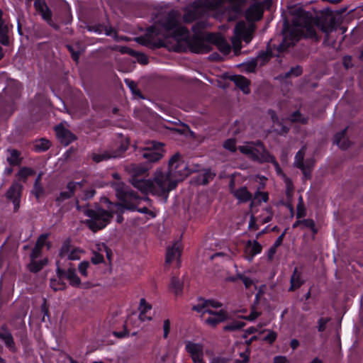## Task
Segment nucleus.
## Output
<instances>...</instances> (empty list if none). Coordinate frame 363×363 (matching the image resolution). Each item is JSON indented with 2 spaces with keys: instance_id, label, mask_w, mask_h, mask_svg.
<instances>
[{
  "instance_id": "obj_1",
  "label": "nucleus",
  "mask_w": 363,
  "mask_h": 363,
  "mask_svg": "<svg viewBox=\"0 0 363 363\" xmlns=\"http://www.w3.org/2000/svg\"><path fill=\"white\" fill-rule=\"evenodd\" d=\"M190 172L187 164L182 160L180 154L176 153L169 161L168 171L157 169L152 179H134L132 184L143 194L161 196L167 201L169 193L174 189L178 182L182 181Z\"/></svg>"
},
{
  "instance_id": "obj_2",
  "label": "nucleus",
  "mask_w": 363,
  "mask_h": 363,
  "mask_svg": "<svg viewBox=\"0 0 363 363\" xmlns=\"http://www.w3.org/2000/svg\"><path fill=\"white\" fill-rule=\"evenodd\" d=\"M312 23V18H308L305 13L294 20L292 26L284 28L283 40L279 46V50L282 51L294 45L302 36H315V30Z\"/></svg>"
},
{
  "instance_id": "obj_3",
  "label": "nucleus",
  "mask_w": 363,
  "mask_h": 363,
  "mask_svg": "<svg viewBox=\"0 0 363 363\" xmlns=\"http://www.w3.org/2000/svg\"><path fill=\"white\" fill-rule=\"evenodd\" d=\"M118 209L113 206L106 211L102 208L84 209V214L89 217L85 222L86 225L93 232H96L104 228L112 219L113 215L118 213Z\"/></svg>"
},
{
  "instance_id": "obj_4",
  "label": "nucleus",
  "mask_w": 363,
  "mask_h": 363,
  "mask_svg": "<svg viewBox=\"0 0 363 363\" xmlns=\"http://www.w3.org/2000/svg\"><path fill=\"white\" fill-rule=\"evenodd\" d=\"M238 150L254 161H257L260 163L272 162L277 170L280 169L279 165L274 157L269 154L261 142L247 143L246 145L239 146Z\"/></svg>"
},
{
  "instance_id": "obj_5",
  "label": "nucleus",
  "mask_w": 363,
  "mask_h": 363,
  "mask_svg": "<svg viewBox=\"0 0 363 363\" xmlns=\"http://www.w3.org/2000/svg\"><path fill=\"white\" fill-rule=\"evenodd\" d=\"M111 186L116 191V196L123 203H110L111 205L118 209L121 213H123L125 210L134 211L135 209V204H131V201L138 202L141 199V197L138 196L133 191H129L123 182H114Z\"/></svg>"
},
{
  "instance_id": "obj_6",
  "label": "nucleus",
  "mask_w": 363,
  "mask_h": 363,
  "mask_svg": "<svg viewBox=\"0 0 363 363\" xmlns=\"http://www.w3.org/2000/svg\"><path fill=\"white\" fill-rule=\"evenodd\" d=\"M162 27L167 33L165 38L172 37L177 41H187L189 38L188 29L177 23L176 12L172 11L167 14Z\"/></svg>"
},
{
  "instance_id": "obj_7",
  "label": "nucleus",
  "mask_w": 363,
  "mask_h": 363,
  "mask_svg": "<svg viewBox=\"0 0 363 363\" xmlns=\"http://www.w3.org/2000/svg\"><path fill=\"white\" fill-rule=\"evenodd\" d=\"M192 309L200 313L204 323L212 328H214L218 323L225 321L228 317L226 311L223 309H220L217 311L211 308H208L207 306H194Z\"/></svg>"
},
{
  "instance_id": "obj_8",
  "label": "nucleus",
  "mask_w": 363,
  "mask_h": 363,
  "mask_svg": "<svg viewBox=\"0 0 363 363\" xmlns=\"http://www.w3.org/2000/svg\"><path fill=\"white\" fill-rule=\"evenodd\" d=\"M255 26L252 23L246 24L243 21L238 22L235 28V36L232 38V43L235 49L241 48V40L248 44L252 39Z\"/></svg>"
},
{
  "instance_id": "obj_9",
  "label": "nucleus",
  "mask_w": 363,
  "mask_h": 363,
  "mask_svg": "<svg viewBox=\"0 0 363 363\" xmlns=\"http://www.w3.org/2000/svg\"><path fill=\"white\" fill-rule=\"evenodd\" d=\"M306 150V147L303 146L301 149L297 152L295 156L294 164L302 171L306 179H309L315 162L313 160H307L305 162H303Z\"/></svg>"
},
{
  "instance_id": "obj_10",
  "label": "nucleus",
  "mask_w": 363,
  "mask_h": 363,
  "mask_svg": "<svg viewBox=\"0 0 363 363\" xmlns=\"http://www.w3.org/2000/svg\"><path fill=\"white\" fill-rule=\"evenodd\" d=\"M184 344L185 351L190 356L193 363L204 360V345L202 343L186 340Z\"/></svg>"
},
{
  "instance_id": "obj_11",
  "label": "nucleus",
  "mask_w": 363,
  "mask_h": 363,
  "mask_svg": "<svg viewBox=\"0 0 363 363\" xmlns=\"http://www.w3.org/2000/svg\"><path fill=\"white\" fill-rule=\"evenodd\" d=\"M163 144L160 143H152V146L144 149L142 157L150 162L159 161L164 155V150Z\"/></svg>"
},
{
  "instance_id": "obj_12",
  "label": "nucleus",
  "mask_w": 363,
  "mask_h": 363,
  "mask_svg": "<svg viewBox=\"0 0 363 363\" xmlns=\"http://www.w3.org/2000/svg\"><path fill=\"white\" fill-rule=\"evenodd\" d=\"M34 7L35 10L40 14L43 20H45L50 26L55 30L59 28V26L54 23L52 21V11L48 8L46 2L44 0H35L34 2Z\"/></svg>"
},
{
  "instance_id": "obj_13",
  "label": "nucleus",
  "mask_w": 363,
  "mask_h": 363,
  "mask_svg": "<svg viewBox=\"0 0 363 363\" xmlns=\"http://www.w3.org/2000/svg\"><path fill=\"white\" fill-rule=\"evenodd\" d=\"M263 12V6L260 3L252 4L245 13V18L247 21L246 24L252 23L255 26L254 21H259L262 18Z\"/></svg>"
},
{
  "instance_id": "obj_14",
  "label": "nucleus",
  "mask_w": 363,
  "mask_h": 363,
  "mask_svg": "<svg viewBox=\"0 0 363 363\" xmlns=\"http://www.w3.org/2000/svg\"><path fill=\"white\" fill-rule=\"evenodd\" d=\"M22 191V185L15 182L6 191V198L11 200L14 206V211H17L20 206V198Z\"/></svg>"
},
{
  "instance_id": "obj_15",
  "label": "nucleus",
  "mask_w": 363,
  "mask_h": 363,
  "mask_svg": "<svg viewBox=\"0 0 363 363\" xmlns=\"http://www.w3.org/2000/svg\"><path fill=\"white\" fill-rule=\"evenodd\" d=\"M245 0H228L230 4H234L233 9L235 12L240 11V8ZM211 9H220L227 0H200Z\"/></svg>"
},
{
  "instance_id": "obj_16",
  "label": "nucleus",
  "mask_w": 363,
  "mask_h": 363,
  "mask_svg": "<svg viewBox=\"0 0 363 363\" xmlns=\"http://www.w3.org/2000/svg\"><path fill=\"white\" fill-rule=\"evenodd\" d=\"M55 132L58 140L65 146L77 140V136L62 124L56 126Z\"/></svg>"
},
{
  "instance_id": "obj_17",
  "label": "nucleus",
  "mask_w": 363,
  "mask_h": 363,
  "mask_svg": "<svg viewBox=\"0 0 363 363\" xmlns=\"http://www.w3.org/2000/svg\"><path fill=\"white\" fill-rule=\"evenodd\" d=\"M181 252V243L179 242H174L172 247H169L167 250L166 263L171 264L173 261L177 260V267H179Z\"/></svg>"
},
{
  "instance_id": "obj_18",
  "label": "nucleus",
  "mask_w": 363,
  "mask_h": 363,
  "mask_svg": "<svg viewBox=\"0 0 363 363\" xmlns=\"http://www.w3.org/2000/svg\"><path fill=\"white\" fill-rule=\"evenodd\" d=\"M0 340L4 343L5 346L10 351L13 352H16L13 335L6 325H3L0 328Z\"/></svg>"
},
{
  "instance_id": "obj_19",
  "label": "nucleus",
  "mask_w": 363,
  "mask_h": 363,
  "mask_svg": "<svg viewBox=\"0 0 363 363\" xmlns=\"http://www.w3.org/2000/svg\"><path fill=\"white\" fill-rule=\"evenodd\" d=\"M262 250V247L257 240H248L245 248V258L251 262L255 255L261 253Z\"/></svg>"
},
{
  "instance_id": "obj_20",
  "label": "nucleus",
  "mask_w": 363,
  "mask_h": 363,
  "mask_svg": "<svg viewBox=\"0 0 363 363\" xmlns=\"http://www.w3.org/2000/svg\"><path fill=\"white\" fill-rule=\"evenodd\" d=\"M121 156V152L113 150H101L91 154V159L96 163L106 161L112 158H116Z\"/></svg>"
},
{
  "instance_id": "obj_21",
  "label": "nucleus",
  "mask_w": 363,
  "mask_h": 363,
  "mask_svg": "<svg viewBox=\"0 0 363 363\" xmlns=\"http://www.w3.org/2000/svg\"><path fill=\"white\" fill-rule=\"evenodd\" d=\"M208 41L217 45L218 49L225 53H228L230 47L225 40L219 34L209 33L206 37Z\"/></svg>"
},
{
  "instance_id": "obj_22",
  "label": "nucleus",
  "mask_w": 363,
  "mask_h": 363,
  "mask_svg": "<svg viewBox=\"0 0 363 363\" xmlns=\"http://www.w3.org/2000/svg\"><path fill=\"white\" fill-rule=\"evenodd\" d=\"M200 0H197L194 2L195 9L193 10L187 11L183 16V19L186 23H190L196 20L199 18V13L200 11H203L202 6L211 9L206 5H205L202 1H199Z\"/></svg>"
},
{
  "instance_id": "obj_23",
  "label": "nucleus",
  "mask_w": 363,
  "mask_h": 363,
  "mask_svg": "<svg viewBox=\"0 0 363 363\" xmlns=\"http://www.w3.org/2000/svg\"><path fill=\"white\" fill-rule=\"evenodd\" d=\"M235 86H238L240 90L245 94L250 92V81L242 75H234L230 77Z\"/></svg>"
},
{
  "instance_id": "obj_24",
  "label": "nucleus",
  "mask_w": 363,
  "mask_h": 363,
  "mask_svg": "<svg viewBox=\"0 0 363 363\" xmlns=\"http://www.w3.org/2000/svg\"><path fill=\"white\" fill-rule=\"evenodd\" d=\"M82 184L81 182H70L67 185V191H62L60 194L59 197L57 198V201H61L65 199L71 198L74 194L77 187H82Z\"/></svg>"
},
{
  "instance_id": "obj_25",
  "label": "nucleus",
  "mask_w": 363,
  "mask_h": 363,
  "mask_svg": "<svg viewBox=\"0 0 363 363\" xmlns=\"http://www.w3.org/2000/svg\"><path fill=\"white\" fill-rule=\"evenodd\" d=\"M233 195L238 200L239 203H247L252 198V194L247 190L246 186H242L233 191Z\"/></svg>"
},
{
  "instance_id": "obj_26",
  "label": "nucleus",
  "mask_w": 363,
  "mask_h": 363,
  "mask_svg": "<svg viewBox=\"0 0 363 363\" xmlns=\"http://www.w3.org/2000/svg\"><path fill=\"white\" fill-rule=\"evenodd\" d=\"M190 47L191 50L196 53H206L211 50V46L207 43L200 39L192 40Z\"/></svg>"
},
{
  "instance_id": "obj_27",
  "label": "nucleus",
  "mask_w": 363,
  "mask_h": 363,
  "mask_svg": "<svg viewBox=\"0 0 363 363\" xmlns=\"http://www.w3.org/2000/svg\"><path fill=\"white\" fill-rule=\"evenodd\" d=\"M125 169L127 172L132 176L130 179L131 183L134 179H139L138 177L144 174L147 171V168L135 164H130L128 165Z\"/></svg>"
},
{
  "instance_id": "obj_28",
  "label": "nucleus",
  "mask_w": 363,
  "mask_h": 363,
  "mask_svg": "<svg viewBox=\"0 0 363 363\" xmlns=\"http://www.w3.org/2000/svg\"><path fill=\"white\" fill-rule=\"evenodd\" d=\"M291 286L289 289V291H294L301 286L304 283V280L301 277V274L298 272L296 267L294 268L293 274L290 279Z\"/></svg>"
},
{
  "instance_id": "obj_29",
  "label": "nucleus",
  "mask_w": 363,
  "mask_h": 363,
  "mask_svg": "<svg viewBox=\"0 0 363 363\" xmlns=\"http://www.w3.org/2000/svg\"><path fill=\"white\" fill-rule=\"evenodd\" d=\"M65 274V272L57 267V274L58 279H51L50 286L54 291L63 290L65 288V284L61 281L60 278Z\"/></svg>"
},
{
  "instance_id": "obj_30",
  "label": "nucleus",
  "mask_w": 363,
  "mask_h": 363,
  "mask_svg": "<svg viewBox=\"0 0 363 363\" xmlns=\"http://www.w3.org/2000/svg\"><path fill=\"white\" fill-rule=\"evenodd\" d=\"M84 253V251L80 248H74L70 252H68L67 247L65 246L62 248L60 251V255L65 256L67 255V258L69 260H79L81 258L82 254Z\"/></svg>"
},
{
  "instance_id": "obj_31",
  "label": "nucleus",
  "mask_w": 363,
  "mask_h": 363,
  "mask_svg": "<svg viewBox=\"0 0 363 363\" xmlns=\"http://www.w3.org/2000/svg\"><path fill=\"white\" fill-rule=\"evenodd\" d=\"M347 128L336 134L334 143L341 149L345 150L350 147V142L345 137Z\"/></svg>"
},
{
  "instance_id": "obj_32",
  "label": "nucleus",
  "mask_w": 363,
  "mask_h": 363,
  "mask_svg": "<svg viewBox=\"0 0 363 363\" xmlns=\"http://www.w3.org/2000/svg\"><path fill=\"white\" fill-rule=\"evenodd\" d=\"M47 264V258H44L39 261H37L36 259H30V262L28 264V269L30 272L36 273L40 271Z\"/></svg>"
},
{
  "instance_id": "obj_33",
  "label": "nucleus",
  "mask_w": 363,
  "mask_h": 363,
  "mask_svg": "<svg viewBox=\"0 0 363 363\" xmlns=\"http://www.w3.org/2000/svg\"><path fill=\"white\" fill-rule=\"evenodd\" d=\"M216 174L214 172H212L210 169H206L199 175L197 183L199 184L206 185L210 181L213 180Z\"/></svg>"
},
{
  "instance_id": "obj_34",
  "label": "nucleus",
  "mask_w": 363,
  "mask_h": 363,
  "mask_svg": "<svg viewBox=\"0 0 363 363\" xmlns=\"http://www.w3.org/2000/svg\"><path fill=\"white\" fill-rule=\"evenodd\" d=\"M66 277L69 281V284L74 286H78L81 284L80 279L76 274L74 268H69L66 272Z\"/></svg>"
},
{
  "instance_id": "obj_35",
  "label": "nucleus",
  "mask_w": 363,
  "mask_h": 363,
  "mask_svg": "<svg viewBox=\"0 0 363 363\" xmlns=\"http://www.w3.org/2000/svg\"><path fill=\"white\" fill-rule=\"evenodd\" d=\"M7 161L11 165H18L21 163L20 152L14 149L9 150Z\"/></svg>"
},
{
  "instance_id": "obj_36",
  "label": "nucleus",
  "mask_w": 363,
  "mask_h": 363,
  "mask_svg": "<svg viewBox=\"0 0 363 363\" xmlns=\"http://www.w3.org/2000/svg\"><path fill=\"white\" fill-rule=\"evenodd\" d=\"M183 289V283L177 277H172L170 284V290L177 296L180 295Z\"/></svg>"
},
{
  "instance_id": "obj_37",
  "label": "nucleus",
  "mask_w": 363,
  "mask_h": 363,
  "mask_svg": "<svg viewBox=\"0 0 363 363\" xmlns=\"http://www.w3.org/2000/svg\"><path fill=\"white\" fill-rule=\"evenodd\" d=\"M50 147V142L45 138L37 140L34 144V149L38 152H43L48 150Z\"/></svg>"
},
{
  "instance_id": "obj_38",
  "label": "nucleus",
  "mask_w": 363,
  "mask_h": 363,
  "mask_svg": "<svg viewBox=\"0 0 363 363\" xmlns=\"http://www.w3.org/2000/svg\"><path fill=\"white\" fill-rule=\"evenodd\" d=\"M152 308L151 305H150L145 298H141L140 301V315L139 318L140 320H145V318H143V315L145 313H147L148 311H150Z\"/></svg>"
},
{
  "instance_id": "obj_39",
  "label": "nucleus",
  "mask_w": 363,
  "mask_h": 363,
  "mask_svg": "<svg viewBox=\"0 0 363 363\" xmlns=\"http://www.w3.org/2000/svg\"><path fill=\"white\" fill-rule=\"evenodd\" d=\"M49 233H43L41 234L37 239L35 242V246L43 248V246L46 245L48 249L50 248L51 243L48 241V238L49 237Z\"/></svg>"
},
{
  "instance_id": "obj_40",
  "label": "nucleus",
  "mask_w": 363,
  "mask_h": 363,
  "mask_svg": "<svg viewBox=\"0 0 363 363\" xmlns=\"http://www.w3.org/2000/svg\"><path fill=\"white\" fill-rule=\"evenodd\" d=\"M196 306H207L208 308H211V309L214 310V309L221 308L222 304L220 302L216 301L213 300L206 301V300L202 299V300H200L199 303L198 304H196Z\"/></svg>"
},
{
  "instance_id": "obj_41",
  "label": "nucleus",
  "mask_w": 363,
  "mask_h": 363,
  "mask_svg": "<svg viewBox=\"0 0 363 363\" xmlns=\"http://www.w3.org/2000/svg\"><path fill=\"white\" fill-rule=\"evenodd\" d=\"M301 228L302 229H303V228H308V229H310L312 231V233H313L314 235L315 234H317L318 231V228L315 226V221L313 219H310V218L302 220Z\"/></svg>"
},
{
  "instance_id": "obj_42",
  "label": "nucleus",
  "mask_w": 363,
  "mask_h": 363,
  "mask_svg": "<svg viewBox=\"0 0 363 363\" xmlns=\"http://www.w3.org/2000/svg\"><path fill=\"white\" fill-rule=\"evenodd\" d=\"M297 212H296V218H301L304 217L306 214V208L303 204V197L301 196L298 198V203L297 204Z\"/></svg>"
},
{
  "instance_id": "obj_43",
  "label": "nucleus",
  "mask_w": 363,
  "mask_h": 363,
  "mask_svg": "<svg viewBox=\"0 0 363 363\" xmlns=\"http://www.w3.org/2000/svg\"><path fill=\"white\" fill-rule=\"evenodd\" d=\"M245 323L242 321H233L224 327V330L234 331L242 328Z\"/></svg>"
},
{
  "instance_id": "obj_44",
  "label": "nucleus",
  "mask_w": 363,
  "mask_h": 363,
  "mask_svg": "<svg viewBox=\"0 0 363 363\" xmlns=\"http://www.w3.org/2000/svg\"><path fill=\"white\" fill-rule=\"evenodd\" d=\"M34 174H35V172L31 168L22 167L18 171L17 175H18V177H19L20 178H21L23 179H26V178L28 176L33 175Z\"/></svg>"
},
{
  "instance_id": "obj_45",
  "label": "nucleus",
  "mask_w": 363,
  "mask_h": 363,
  "mask_svg": "<svg viewBox=\"0 0 363 363\" xmlns=\"http://www.w3.org/2000/svg\"><path fill=\"white\" fill-rule=\"evenodd\" d=\"M223 147L232 152L236 151V140L233 138L226 140L223 143Z\"/></svg>"
},
{
  "instance_id": "obj_46",
  "label": "nucleus",
  "mask_w": 363,
  "mask_h": 363,
  "mask_svg": "<svg viewBox=\"0 0 363 363\" xmlns=\"http://www.w3.org/2000/svg\"><path fill=\"white\" fill-rule=\"evenodd\" d=\"M260 315L261 313L257 311L255 308L252 307L250 313L248 315L241 316V318L252 322L255 320Z\"/></svg>"
},
{
  "instance_id": "obj_47",
  "label": "nucleus",
  "mask_w": 363,
  "mask_h": 363,
  "mask_svg": "<svg viewBox=\"0 0 363 363\" xmlns=\"http://www.w3.org/2000/svg\"><path fill=\"white\" fill-rule=\"evenodd\" d=\"M206 26V23L203 21L197 22L192 26V30L195 33V35L198 36Z\"/></svg>"
},
{
  "instance_id": "obj_48",
  "label": "nucleus",
  "mask_w": 363,
  "mask_h": 363,
  "mask_svg": "<svg viewBox=\"0 0 363 363\" xmlns=\"http://www.w3.org/2000/svg\"><path fill=\"white\" fill-rule=\"evenodd\" d=\"M271 57H272L271 52H267V51H266V52L262 51V52H259V54L257 55V60H261L262 61V65H263L266 62L269 60Z\"/></svg>"
},
{
  "instance_id": "obj_49",
  "label": "nucleus",
  "mask_w": 363,
  "mask_h": 363,
  "mask_svg": "<svg viewBox=\"0 0 363 363\" xmlns=\"http://www.w3.org/2000/svg\"><path fill=\"white\" fill-rule=\"evenodd\" d=\"M142 199H143L141 198V199H140V200H139L138 202H135V201H131V204H135V209L133 211H138L139 213H149V214H150L152 217H154V216H155V215L153 214V213H152V212H151V211H148V209H147V208H146V207H143V208H138L137 207V206H138V204H140V201H141V200H142Z\"/></svg>"
},
{
  "instance_id": "obj_50",
  "label": "nucleus",
  "mask_w": 363,
  "mask_h": 363,
  "mask_svg": "<svg viewBox=\"0 0 363 363\" xmlns=\"http://www.w3.org/2000/svg\"><path fill=\"white\" fill-rule=\"evenodd\" d=\"M255 199H257L259 202H267L269 199V196L267 192L257 191L255 194Z\"/></svg>"
},
{
  "instance_id": "obj_51",
  "label": "nucleus",
  "mask_w": 363,
  "mask_h": 363,
  "mask_svg": "<svg viewBox=\"0 0 363 363\" xmlns=\"http://www.w3.org/2000/svg\"><path fill=\"white\" fill-rule=\"evenodd\" d=\"M240 357H241V359H235V363H247L250 357V352L248 350H246L245 352L240 353Z\"/></svg>"
},
{
  "instance_id": "obj_52",
  "label": "nucleus",
  "mask_w": 363,
  "mask_h": 363,
  "mask_svg": "<svg viewBox=\"0 0 363 363\" xmlns=\"http://www.w3.org/2000/svg\"><path fill=\"white\" fill-rule=\"evenodd\" d=\"M290 120L292 121V122H296V121H301V123H306V119H305L304 118H302L301 117V115L299 111H296L294 112L291 116H290Z\"/></svg>"
},
{
  "instance_id": "obj_53",
  "label": "nucleus",
  "mask_w": 363,
  "mask_h": 363,
  "mask_svg": "<svg viewBox=\"0 0 363 363\" xmlns=\"http://www.w3.org/2000/svg\"><path fill=\"white\" fill-rule=\"evenodd\" d=\"M40 175H39L38 177V178L36 179L35 180V186H34V194L35 196V197L37 199H38L40 195L42 194L43 193V189L40 186V185L38 184L39 183V180H40Z\"/></svg>"
},
{
  "instance_id": "obj_54",
  "label": "nucleus",
  "mask_w": 363,
  "mask_h": 363,
  "mask_svg": "<svg viewBox=\"0 0 363 363\" xmlns=\"http://www.w3.org/2000/svg\"><path fill=\"white\" fill-rule=\"evenodd\" d=\"M42 249L43 248L35 245L30 255V259L38 258L42 254Z\"/></svg>"
},
{
  "instance_id": "obj_55",
  "label": "nucleus",
  "mask_w": 363,
  "mask_h": 363,
  "mask_svg": "<svg viewBox=\"0 0 363 363\" xmlns=\"http://www.w3.org/2000/svg\"><path fill=\"white\" fill-rule=\"evenodd\" d=\"M89 266V263L88 262H82L79 264V271L80 274L84 277L87 276V268Z\"/></svg>"
},
{
  "instance_id": "obj_56",
  "label": "nucleus",
  "mask_w": 363,
  "mask_h": 363,
  "mask_svg": "<svg viewBox=\"0 0 363 363\" xmlns=\"http://www.w3.org/2000/svg\"><path fill=\"white\" fill-rule=\"evenodd\" d=\"M330 320L329 318H321L318 320V331L320 332H323L325 330V327H326V324L328 323V322Z\"/></svg>"
},
{
  "instance_id": "obj_57",
  "label": "nucleus",
  "mask_w": 363,
  "mask_h": 363,
  "mask_svg": "<svg viewBox=\"0 0 363 363\" xmlns=\"http://www.w3.org/2000/svg\"><path fill=\"white\" fill-rule=\"evenodd\" d=\"M104 260V255L99 252H94L93 257H91V262L95 264H100L103 262Z\"/></svg>"
},
{
  "instance_id": "obj_58",
  "label": "nucleus",
  "mask_w": 363,
  "mask_h": 363,
  "mask_svg": "<svg viewBox=\"0 0 363 363\" xmlns=\"http://www.w3.org/2000/svg\"><path fill=\"white\" fill-rule=\"evenodd\" d=\"M277 335L274 331H269L268 335L264 337V340L268 342L269 343H273L277 339Z\"/></svg>"
},
{
  "instance_id": "obj_59",
  "label": "nucleus",
  "mask_w": 363,
  "mask_h": 363,
  "mask_svg": "<svg viewBox=\"0 0 363 363\" xmlns=\"http://www.w3.org/2000/svg\"><path fill=\"white\" fill-rule=\"evenodd\" d=\"M163 331H164L163 337H164V338H167L169 335V333L170 331V321L168 319L164 320V321Z\"/></svg>"
},
{
  "instance_id": "obj_60",
  "label": "nucleus",
  "mask_w": 363,
  "mask_h": 363,
  "mask_svg": "<svg viewBox=\"0 0 363 363\" xmlns=\"http://www.w3.org/2000/svg\"><path fill=\"white\" fill-rule=\"evenodd\" d=\"M302 73V68L299 66H296L295 67H292L289 72H288V75H293L295 77H298L301 75Z\"/></svg>"
},
{
  "instance_id": "obj_61",
  "label": "nucleus",
  "mask_w": 363,
  "mask_h": 363,
  "mask_svg": "<svg viewBox=\"0 0 363 363\" xmlns=\"http://www.w3.org/2000/svg\"><path fill=\"white\" fill-rule=\"evenodd\" d=\"M241 279L247 289L253 284L252 280L249 277H241Z\"/></svg>"
},
{
  "instance_id": "obj_62",
  "label": "nucleus",
  "mask_w": 363,
  "mask_h": 363,
  "mask_svg": "<svg viewBox=\"0 0 363 363\" xmlns=\"http://www.w3.org/2000/svg\"><path fill=\"white\" fill-rule=\"evenodd\" d=\"M228 360L221 357H216L211 359L209 363H227Z\"/></svg>"
},
{
  "instance_id": "obj_63",
  "label": "nucleus",
  "mask_w": 363,
  "mask_h": 363,
  "mask_svg": "<svg viewBox=\"0 0 363 363\" xmlns=\"http://www.w3.org/2000/svg\"><path fill=\"white\" fill-rule=\"evenodd\" d=\"M256 66L257 63L255 61H252L246 65V69L250 72H254L256 68Z\"/></svg>"
},
{
  "instance_id": "obj_64",
  "label": "nucleus",
  "mask_w": 363,
  "mask_h": 363,
  "mask_svg": "<svg viewBox=\"0 0 363 363\" xmlns=\"http://www.w3.org/2000/svg\"><path fill=\"white\" fill-rule=\"evenodd\" d=\"M287 359L284 356H277L274 359V363H286Z\"/></svg>"
}]
</instances>
